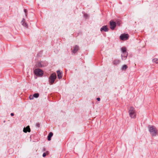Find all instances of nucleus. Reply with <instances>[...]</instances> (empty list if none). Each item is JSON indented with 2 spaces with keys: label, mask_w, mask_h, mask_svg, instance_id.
Returning a JSON list of instances; mask_svg holds the SVG:
<instances>
[{
  "label": "nucleus",
  "mask_w": 158,
  "mask_h": 158,
  "mask_svg": "<svg viewBox=\"0 0 158 158\" xmlns=\"http://www.w3.org/2000/svg\"><path fill=\"white\" fill-rule=\"evenodd\" d=\"M129 116L131 118H136V113L133 107H131L128 111Z\"/></svg>",
  "instance_id": "obj_1"
},
{
  "label": "nucleus",
  "mask_w": 158,
  "mask_h": 158,
  "mask_svg": "<svg viewBox=\"0 0 158 158\" xmlns=\"http://www.w3.org/2000/svg\"><path fill=\"white\" fill-rule=\"evenodd\" d=\"M149 131L152 135L155 136L157 133V130L155 127L153 126H148Z\"/></svg>",
  "instance_id": "obj_2"
},
{
  "label": "nucleus",
  "mask_w": 158,
  "mask_h": 158,
  "mask_svg": "<svg viewBox=\"0 0 158 158\" xmlns=\"http://www.w3.org/2000/svg\"><path fill=\"white\" fill-rule=\"evenodd\" d=\"M56 78V73H53L51 74L49 77V81L51 85L53 84Z\"/></svg>",
  "instance_id": "obj_3"
},
{
  "label": "nucleus",
  "mask_w": 158,
  "mask_h": 158,
  "mask_svg": "<svg viewBox=\"0 0 158 158\" xmlns=\"http://www.w3.org/2000/svg\"><path fill=\"white\" fill-rule=\"evenodd\" d=\"M34 74L37 76L42 77L43 74V71L40 69H35L34 71Z\"/></svg>",
  "instance_id": "obj_4"
},
{
  "label": "nucleus",
  "mask_w": 158,
  "mask_h": 158,
  "mask_svg": "<svg viewBox=\"0 0 158 158\" xmlns=\"http://www.w3.org/2000/svg\"><path fill=\"white\" fill-rule=\"evenodd\" d=\"M129 35L128 34H123L121 35L120 36V38L121 40H126L128 39Z\"/></svg>",
  "instance_id": "obj_5"
},
{
  "label": "nucleus",
  "mask_w": 158,
  "mask_h": 158,
  "mask_svg": "<svg viewBox=\"0 0 158 158\" xmlns=\"http://www.w3.org/2000/svg\"><path fill=\"white\" fill-rule=\"evenodd\" d=\"M110 28L111 30H114L115 27H116V24L115 22L113 21V20H111L110 21Z\"/></svg>",
  "instance_id": "obj_6"
},
{
  "label": "nucleus",
  "mask_w": 158,
  "mask_h": 158,
  "mask_svg": "<svg viewBox=\"0 0 158 158\" xmlns=\"http://www.w3.org/2000/svg\"><path fill=\"white\" fill-rule=\"evenodd\" d=\"M128 55V52L122 53L121 54L122 59L123 60H126Z\"/></svg>",
  "instance_id": "obj_7"
},
{
  "label": "nucleus",
  "mask_w": 158,
  "mask_h": 158,
  "mask_svg": "<svg viewBox=\"0 0 158 158\" xmlns=\"http://www.w3.org/2000/svg\"><path fill=\"white\" fill-rule=\"evenodd\" d=\"M79 50V46L76 45L74 47L73 49L72 50V52L73 53H75Z\"/></svg>",
  "instance_id": "obj_8"
},
{
  "label": "nucleus",
  "mask_w": 158,
  "mask_h": 158,
  "mask_svg": "<svg viewBox=\"0 0 158 158\" xmlns=\"http://www.w3.org/2000/svg\"><path fill=\"white\" fill-rule=\"evenodd\" d=\"M21 23L23 26L26 28H27V24L25 22V21L24 19H23L21 22Z\"/></svg>",
  "instance_id": "obj_9"
},
{
  "label": "nucleus",
  "mask_w": 158,
  "mask_h": 158,
  "mask_svg": "<svg viewBox=\"0 0 158 158\" xmlns=\"http://www.w3.org/2000/svg\"><path fill=\"white\" fill-rule=\"evenodd\" d=\"M100 31H104L105 32H106L108 31V29L106 26H104L101 28Z\"/></svg>",
  "instance_id": "obj_10"
},
{
  "label": "nucleus",
  "mask_w": 158,
  "mask_h": 158,
  "mask_svg": "<svg viewBox=\"0 0 158 158\" xmlns=\"http://www.w3.org/2000/svg\"><path fill=\"white\" fill-rule=\"evenodd\" d=\"M30 128L29 126H27L26 127H24L23 128V131L25 133H27V132H30Z\"/></svg>",
  "instance_id": "obj_11"
},
{
  "label": "nucleus",
  "mask_w": 158,
  "mask_h": 158,
  "mask_svg": "<svg viewBox=\"0 0 158 158\" xmlns=\"http://www.w3.org/2000/svg\"><path fill=\"white\" fill-rule=\"evenodd\" d=\"M113 62L114 64L117 65L120 63V61L119 60L116 59L114 60Z\"/></svg>",
  "instance_id": "obj_12"
},
{
  "label": "nucleus",
  "mask_w": 158,
  "mask_h": 158,
  "mask_svg": "<svg viewBox=\"0 0 158 158\" xmlns=\"http://www.w3.org/2000/svg\"><path fill=\"white\" fill-rule=\"evenodd\" d=\"M53 134L52 132H50L48 134V141H50L51 140V138L53 136Z\"/></svg>",
  "instance_id": "obj_13"
},
{
  "label": "nucleus",
  "mask_w": 158,
  "mask_h": 158,
  "mask_svg": "<svg viewBox=\"0 0 158 158\" xmlns=\"http://www.w3.org/2000/svg\"><path fill=\"white\" fill-rule=\"evenodd\" d=\"M57 75L58 78L59 79H61L62 77V74L59 70H58L57 72Z\"/></svg>",
  "instance_id": "obj_14"
},
{
  "label": "nucleus",
  "mask_w": 158,
  "mask_h": 158,
  "mask_svg": "<svg viewBox=\"0 0 158 158\" xmlns=\"http://www.w3.org/2000/svg\"><path fill=\"white\" fill-rule=\"evenodd\" d=\"M121 51L122 53L127 52V48L124 47H123L121 48Z\"/></svg>",
  "instance_id": "obj_15"
},
{
  "label": "nucleus",
  "mask_w": 158,
  "mask_h": 158,
  "mask_svg": "<svg viewBox=\"0 0 158 158\" xmlns=\"http://www.w3.org/2000/svg\"><path fill=\"white\" fill-rule=\"evenodd\" d=\"M127 68V66L126 65H124L122 67V69L123 70H126Z\"/></svg>",
  "instance_id": "obj_16"
},
{
  "label": "nucleus",
  "mask_w": 158,
  "mask_h": 158,
  "mask_svg": "<svg viewBox=\"0 0 158 158\" xmlns=\"http://www.w3.org/2000/svg\"><path fill=\"white\" fill-rule=\"evenodd\" d=\"M49 154V152L48 151H47L46 152H44L43 154V156L45 157L46 156V155Z\"/></svg>",
  "instance_id": "obj_17"
},
{
  "label": "nucleus",
  "mask_w": 158,
  "mask_h": 158,
  "mask_svg": "<svg viewBox=\"0 0 158 158\" xmlns=\"http://www.w3.org/2000/svg\"><path fill=\"white\" fill-rule=\"evenodd\" d=\"M152 61L153 62L155 63L156 64H158V59L157 58H154L153 59Z\"/></svg>",
  "instance_id": "obj_18"
},
{
  "label": "nucleus",
  "mask_w": 158,
  "mask_h": 158,
  "mask_svg": "<svg viewBox=\"0 0 158 158\" xmlns=\"http://www.w3.org/2000/svg\"><path fill=\"white\" fill-rule=\"evenodd\" d=\"M39 96V94L38 93H35L33 95L34 97L35 98H38Z\"/></svg>",
  "instance_id": "obj_19"
},
{
  "label": "nucleus",
  "mask_w": 158,
  "mask_h": 158,
  "mask_svg": "<svg viewBox=\"0 0 158 158\" xmlns=\"http://www.w3.org/2000/svg\"><path fill=\"white\" fill-rule=\"evenodd\" d=\"M33 97H34L33 95L32 96V95H31L29 97V98L30 99V100H32L34 98Z\"/></svg>",
  "instance_id": "obj_20"
},
{
  "label": "nucleus",
  "mask_w": 158,
  "mask_h": 158,
  "mask_svg": "<svg viewBox=\"0 0 158 158\" xmlns=\"http://www.w3.org/2000/svg\"><path fill=\"white\" fill-rule=\"evenodd\" d=\"M24 11L25 12V15H26V16H27V10L26 9H24Z\"/></svg>",
  "instance_id": "obj_21"
},
{
  "label": "nucleus",
  "mask_w": 158,
  "mask_h": 158,
  "mask_svg": "<svg viewBox=\"0 0 158 158\" xmlns=\"http://www.w3.org/2000/svg\"><path fill=\"white\" fill-rule=\"evenodd\" d=\"M36 126L37 127H40V124L39 123H36Z\"/></svg>",
  "instance_id": "obj_22"
},
{
  "label": "nucleus",
  "mask_w": 158,
  "mask_h": 158,
  "mask_svg": "<svg viewBox=\"0 0 158 158\" xmlns=\"http://www.w3.org/2000/svg\"><path fill=\"white\" fill-rule=\"evenodd\" d=\"M38 66L39 67H42L43 66L41 65V63H39L38 64Z\"/></svg>",
  "instance_id": "obj_23"
},
{
  "label": "nucleus",
  "mask_w": 158,
  "mask_h": 158,
  "mask_svg": "<svg viewBox=\"0 0 158 158\" xmlns=\"http://www.w3.org/2000/svg\"><path fill=\"white\" fill-rule=\"evenodd\" d=\"M97 100L98 101H100V98H97Z\"/></svg>",
  "instance_id": "obj_24"
},
{
  "label": "nucleus",
  "mask_w": 158,
  "mask_h": 158,
  "mask_svg": "<svg viewBox=\"0 0 158 158\" xmlns=\"http://www.w3.org/2000/svg\"><path fill=\"white\" fill-rule=\"evenodd\" d=\"M46 151V149L44 148H43V151L44 152Z\"/></svg>",
  "instance_id": "obj_25"
},
{
  "label": "nucleus",
  "mask_w": 158,
  "mask_h": 158,
  "mask_svg": "<svg viewBox=\"0 0 158 158\" xmlns=\"http://www.w3.org/2000/svg\"><path fill=\"white\" fill-rule=\"evenodd\" d=\"M10 115L11 116H13L14 115V114L13 113H11Z\"/></svg>",
  "instance_id": "obj_26"
},
{
  "label": "nucleus",
  "mask_w": 158,
  "mask_h": 158,
  "mask_svg": "<svg viewBox=\"0 0 158 158\" xmlns=\"http://www.w3.org/2000/svg\"><path fill=\"white\" fill-rule=\"evenodd\" d=\"M84 16L85 17H86L87 16V14H85Z\"/></svg>",
  "instance_id": "obj_27"
}]
</instances>
